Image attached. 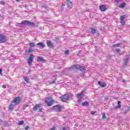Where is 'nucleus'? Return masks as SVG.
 Returning <instances> with one entry per match:
<instances>
[{
  "mask_svg": "<svg viewBox=\"0 0 130 130\" xmlns=\"http://www.w3.org/2000/svg\"><path fill=\"white\" fill-rule=\"evenodd\" d=\"M98 84L99 85H100V86H101V87H102L103 88H105V87H106V83L105 82L99 81Z\"/></svg>",
  "mask_w": 130,
  "mask_h": 130,
  "instance_id": "obj_11",
  "label": "nucleus"
},
{
  "mask_svg": "<svg viewBox=\"0 0 130 130\" xmlns=\"http://www.w3.org/2000/svg\"><path fill=\"white\" fill-rule=\"evenodd\" d=\"M30 72H31V70L29 69L28 72L30 73Z\"/></svg>",
  "mask_w": 130,
  "mask_h": 130,
  "instance_id": "obj_51",
  "label": "nucleus"
},
{
  "mask_svg": "<svg viewBox=\"0 0 130 130\" xmlns=\"http://www.w3.org/2000/svg\"><path fill=\"white\" fill-rule=\"evenodd\" d=\"M41 107V106L39 104H37L35 105V106L34 107L33 110L34 111H36L38 108H40Z\"/></svg>",
  "mask_w": 130,
  "mask_h": 130,
  "instance_id": "obj_14",
  "label": "nucleus"
},
{
  "mask_svg": "<svg viewBox=\"0 0 130 130\" xmlns=\"http://www.w3.org/2000/svg\"><path fill=\"white\" fill-rule=\"evenodd\" d=\"M29 126H26L25 127V129H26V130L29 129Z\"/></svg>",
  "mask_w": 130,
  "mask_h": 130,
  "instance_id": "obj_45",
  "label": "nucleus"
},
{
  "mask_svg": "<svg viewBox=\"0 0 130 130\" xmlns=\"http://www.w3.org/2000/svg\"><path fill=\"white\" fill-rule=\"evenodd\" d=\"M5 126L8 127L9 126V124L8 123H6L5 124Z\"/></svg>",
  "mask_w": 130,
  "mask_h": 130,
  "instance_id": "obj_43",
  "label": "nucleus"
},
{
  "mask_svg": "<svg viewBox=\"0 0 130 130\" xmlns=\"http://www.w3.org/2000/svg\"><path fill=\"white\" fill-rule=\"evenodd\" d=\"M27 107H28V105H24L23 106V109H25L27 108Z\"/></svg>",
  "mask_w": 130,
  "mask_h": 130,
  "instance_id": "obj_34",
  "label": "nucleus"
},
{
  "mask_svg": "<svg viewBox=\"0 0 130 130\" xmlns=\"http://www.w3.org/2000/svg\"><path fill=\"white\" fill-rule=\"evenodd\" d=\"M102 116H103V118H106V116L105 115V114H103Z\"/></svg>",
  "mask_w": 130,
  "mask_h": 130,
  "instance_id": "obj_41",
  "label": "nucleus"
},
{
  "mask_svg": "<svg viewBox=\"0 0 130 130\" xmlns=\"http://www.w3.org/2000/svg\"><path fill=\"white\" fill-rule=\"evenodd\" d=\"M96 31L97 30L96 29L94 28H91V32L92 34H95Z\"/></svg>",
  "mask_w": 130,
  "mask_h": 130,
  "instance_id": "obj_25",
  "label": "nucleus"
},
{
  "mask_svg": "<svg viewBox=\"0 0 130 130\" xmlns=\"http://www.w3.org/2000/svg\"><path fill=\"white\" fill-rule=\"evenodd\" d=\"M119 8H120V9H123V8H124V7H125V3H123L121 4H120L118 6Z\"/></svg>",
  "mask_w": 130,
  "mask_h": 130,
  "instance_id": "obj_17",
  "label": "nucleus"
},
{
  "mask_svg": "<svg viewBox=\"0 0 130 130\" xmlns=\"http://www.w3.org/2000/svg\"><path fill=\"white\" fill-rule=\"evenodd\" d=\"M28 59L32 61L34 60V56H33L32 54H30L28 58Z\"/></svg>",
  "mask_w": 130,
  "mask_h": 130,
  "instance_id": "obj_21",
  "label": "nucleus"
},
{
  "mask_svg": "<svg viewBox=\"0 0 130 130\" xmlns=\"http://www.w3.org/2000/svg\"><path fill=\"white\" fill-rule=\"evenodd\" d=\"M123 53H124V52H123V53H120V55H121V54H123Z\"/></svg>",
  "mask_w": 130,
  "mask_h": 130,
  "instance_id": "obj_50",
  "label": "nucleus"
},
{
  "mask_svg": "<svg viewBox=\"0 0 130 130\" xmlns=\"http://www.w3.org/2000/svg\"><path fill=\"white\" fill-rule=\"evenodd\" d=\"M37 45L38 46H40L41 47H42V48H44V46H45V45H44V44H43V43H38Z\"/></svg>",
  "mask_w": 130,
  "mask_h": 130,
  "instance_id": "obj_15",
  "label": "nucleus"
},
{
  "mask_svg": "<svg viewBox=\"0 0 130 130\" xmlns=\"http://www.w3.org/2000/svg\"><path fill=\"white\" fill-rule=\"evenodd\" d=\"M24 120L19 121L18 122V125H23L24 124Z\"/></svg>",
  "mask_w": 130,
  "mask_h": 130,
  "instance_id": "obj_24",
  "label": "nucleus"
},
{
  "mask_svg": "<svg viewBox=\"0 0 130 130\" xmlns=\"http://www.w3.org/2000/svg\"><path fill=\"white\" fill-rule=\"evenodd\" d=\"M120 23L122 26H124V23L125 22H124V20H120Z\"/></svg>",
  "mask_w": 130,
  "mask_h": 130,
  "instance_id": "obj_32",
  "label": "nucleus"
},
{
  "mask_svg": "<svg viewBox=\"0 0 130 130\" xmlns=\"http://www.w3.org/2000/svg\"><path fill=\"white\" fill-rule=\"evenodd\" d=\"M22 100V98L20 96H17L14 99L13 101H12V103H15L16 105H18L20 102Z\"/></svg>",
  "mask_w": 130,
  "mask_h": 130,
  "instance_id": "obj_4",
  "label": "nucleus"
},
{
  "mask_svg": "<svg viewBox=\"0 0 130 130\" xmlns=\"http://www.w3.org/2000/svg\"><path fill=\"white\" fill-rule=\"evenodd\" d=\"M16 2H19V0H16Z\"/></svg>",
  "mask_w": 130,
  "mask_h": 130,
  "instance_id": "obj_53",
  "label": "nucleus"
},
{
  "mask_svg": "<svg viewBox=\"0 0 130 130\" xmlns=\"http://www.w3.org/2000/svg\"><path fill=\"white\" fill-rule=\"evenodd\" d=\"M84 91H81L80 93H78L77 94V96L78 98H83V97H84Z\"/></svg>",
  "mask_w": 130,
  "mask_h": 130,
  "instance_id": "obj_13",
  "label": "nucleus"
},
{
  "mask_svg": "<svg viewBox=\"0 0 130 130\" xmlns=\"http://www.w3.org/2000/svg\"><path fill=\"white\" fill-rule=\"evenodd\" d=\"M120 101H118V106L117 107H116V109L117 108H120V107H121V105H120Z\"/></svg>",
  "mask_w": 130,
  "mask_h": 130,
  "instance_id": "obj_28",
  "label": "nucleus"
},
{
  "mask_svg": "<svg viewBox=\"0 0 130 130\" xmlns=\"http://www.w3.org/2000/svg\"><path fill=\"white\" fill-rule=\"evenodd\" d=\"M52 100H50V99H49V98H48V97H47L46 98V100H45V103H48V102H50V101H51Z\"/></svg>",
  "mask_w": 130,
  "mask_h": 130,
  "instance_id": "obj_22",
  "label": "nucleus"
},
{
  "mask_svg": "<svg viewBox=\"0 0 130 130\" xmlns=\"http://www.w3.org/2000/svg\"><path fill=\"white\" fill-rule=\"evenodd\" d=\"M9 109H10V110H13V109H14V107H13V104H11L9 106Z\"/></svg>",
  "mask_w": 130,
  "mask_h": 130,
  "instance_id": "obj_30",
  "label": "nucleus"
},
{
  "mask_svg": "<svg viewBox=\"0 0 130 130\" xmlns=\"http://www.w3.org/2000/svg\"><path fill=\"white\" fill-rule=\"evenodd\" d=\"M115 51H116V52H117L118 53H119L120 52V50L118 48H116L115 49Z\"/></svg>",
  "mask_w": 130,
  "mask_h": 130,
  "instance_id": "obj_33",
  "label": "nucleus"
},
{
  "mask_svg": "<svg viewBox=\"0 0 130 130\" xmlns=\"http://www.w3.org/2000/svg\"><path fill=\"white\" fill-rule=\"evenodd\" d=\"M23 79L26 82V83L29 82V79H28V77L26 76H23Z\"/></svg>",
  "mask_w": 130,
  "mask_h": 130,
  "instance_id": "obj_23",
  "label": "nucleus"
},
{
  "mask_svg": "<svg viewBox=\"0 0 130 130\" xmlns=\"http://www.w3.org/2000/svg\"><path fill=\"white\" fill-rule=\"evenodd\" d=\"M2 72H3V70L0 69V75L2 74Z\"/></svg>",
  "mask_w": 130,
  "mask_h": 130,
  "instance_id": "obj_48",
  "label": "nucleus"
},
{
  "mask_svg": "<svg viewBox=\"0 0 130 130\" xmlns=\"http://www.w3.org/2000/svg\"><path fill=\"white\" fill-rule=\"evenodd\" d=\"M47 45L50 48H52L53 47V45L52 44V43H51V41L49 40H47L46 42Z\"/></svg>",
  "mask_w": 130,
  "mask_h": 130,
  "instance_id": "obj_9",
  "label": "nucleus"
},
{
  "mask_svg": "<svg viewBox=\"0 0 130 130\" xmlns=\"http://www.w3.org/2000/svg\"><path fill=\"white\" fill-rule=\"evenodd\" d=\"M34 51V49H33L32 48L29 47L28 50V53H30V52H33Z\"/></svg>",
  "mask_w": 130,
  "mask_h": 130,
  "instance_id": "obj_27",
  "label": "nucleus"
},
{
  "mask_svg": "<svg viewBox=\"0 0 130 130\" xmlns=\"http://www.w3.org/2000/svg\"><path fill=\"white\" fill-rule=\"evenodd\" d=\"M69 98H70V95L64 94V95L61 97V100L63 102H66V101H68V100H69Z\"/></svg>",
  "mask_w": 130,
  "mask_h": 130,
  "instance_id": "obj_7",
  "label": "nucleus"
},
{
  "mask_svg": "<svg viewBox=\"0 0 130 130\" xmlns=\"http://www.w3.org/2000/svg\"><path fill=\"white\" fill-rule=\"evenodd\" d=\"M27 62H28V66H31V63H32V62H33V60H28V61H27Z\"/></svg>",
  "mask_w": 130,
  "mask_h": 130,
  "instance_id": "obj_29",
  "label": "nucleus"
},
{
  "mask_svg": "<svg viewBox=\"0 0 130 130\" xmlns=\"http://www.w3.org/2000/svg\"><path fill=\"white\" fill-rule=\"evenodd\" d=\"M125 15H123V16L120 17V21H124V19H125Z\"/></svg>",
  "mask_w": 130,
  "mask_h": 130,
  "instance_id": "obj_26",
  "label": "nucleus"
},
{
  "mask_svg": "<svg viewBox=\"0 0 130 130\" xmlns=\"http://www.w3.org/2000/svg\"><path fill=\"white\" fill-rule=\"evenodd\" d=\"M82 106H89V103H88V101H86L85 102L82 103Z\"/></svg>",
  "mask_w": 130,
  "mask_h": 130,
  "instance_id": "obj_16",
  "label": "nucleus"
},
{
  "mask_svg": "<svg viewBox=\"0 0 130 130\" xmlns=\"http://www.w3.org/2000/svg\"><path fill=\"white\" fill-rule=\"evenodd\" d=\"M129 56L130 55H127V57L123 59V67H126V66H127V63L129 62Z\"/></svg>",
  "mask_w": 130,
  "mask_h": 130,
  "instance_id": "obj_5",
  "label": "nucleus"
},
{
  "mask_svg": "<svg viewBox=\"0 0 130 130\" xmlns=\"http://www.w3.org/2000/svg\"><path fill=\"white\" fill-rule=\"evenodd\" d=\"M63 130H67V129H66V128H63Z\"/></svg>",
  "mask_w": 130,
  "mask_h": 130,
  "instance_id": "obj_52",
  "label": "nucleus"
},
{
  "mask_svg": "<svg viewBox=\"0 0 130 130\" xmlns=\"http://www.w3.org/2000/svg\"><path fill=\"white\" fill-rule=\"evenodd\" d=\"M116 3L119 4V3H121V0H116Z\"/></svg>",
  "mask_w": 130,
  "mask_h": 130,
  "instance_id": "obj_38",
  "label": "nucleus"
},
{
  "mask_svg": "<svg viewBox=\"0 0 130 130\" xmlns=\"http://www.w3.org/2000/svg\"><path fill=\"white\" fill-rule=\"evenodd\" d=\"M120 45H121V43H119L113 45V47H119V46H120Z\"/></svg>",
  "mask_w": 130,
  "mask_h": 130,
  "instance_id": "obj_20",
  "label": "nucleus"
},
{
  "mask_svg": "<svg viewBox=\"0 0 130 130\" xmlns=\"http://www.w3.org/2000/svg\"><path fill=\"white\" fill-rule=\"evenodd\" d=\"M95 35L96 36L98 37L99 36L100 34H99V32H98V30H96V32H95Z\"/></svg>",
  "mask_w": 130,
  "mask_h": 130,
  "instance_id": "obj_35",
  "label": "nucleus"
},
{
  "mask_svg": "<svg viewBox=\"0 0 130 130\" xmlns=\"http://www.w3.org/2000/svg\"><path fill=\"white\" fill-rule=\"evenodd\" d=\"M100 10H101L102 12H105V11L107 10V8L104 5H101L100 6Z\"/></svg>",
  "mask_w": 130,
  "mask_h": 130,
  "instance_id": "obj_10",
  "label": "nucleus"
},
{
  "mask_svg": "<svg viewBox=\"0 0 130 130\" xmlns=\"http://www.w3.org/2000/svg\"><path fill=\"white\" fill-rule=\"evenodd\" d=\"M21 24L22 25H27L28 26H32V27H35L36 25L34 22H30L28 20H23Z\"/></svg>",
  "mask_w": 130,
  "mask_h": 130,
  "instance_id": "obj_2",
  "label": "nucleus"
},
{
  "mask_svg": "<svg viewBox=\"0 0 130 130\" xmlns=\"http://www.w3.org/2000/svg\"><path fill=\"white\" fill-rule=\"evenodd\" d=\"M69 52H70V51L68 50H67L65 52V54H69Z\"/></svg>",
  "mask_w": 130,
  "mask_h": 130,
  "instance_id": "obj_40",
  "label": "nucleus"
},
{
  "mask_svg": "<svg viewBox=\"0 0 130 130\" xmlns=\"http://www.w3.org/2000/svg\"><path fill=\"white\" fill-rule=\"evenodd\" d=\"M50 130H55V126H53L51 129Z\"/></svg>",
  "mask_w": 130,
  "mask_h": 130,
  "instance_id": "obj_46",
  "label": "nucleus"
},
{
  "mask_svg": "<svg viewBox=\"0 0 130 130\" xmlns=\"http://www.w3.org/2000/svg\"><path fill=\"white\" fill-rule=\"evenodd\" d=\"M128 112V110H125L124 112H123V114H126Z\"/></svg>",
  "mask_w": 130,
  "mask_h": 130,
  "instance_id": "obj_37",
  "label": "nucleus"
},
{
  "mask_svg": "<svg viewBox=\"0 0 130 130\" xmlns=\"http://www.w3.org/2000/svg\"><path fill=\"white\" fill-rule=\"evenodd\" d=\"M55 81H56V79H55L54 80L52 81L50 83V84H54L55 83Z\"/></svg>",
  "mask_w": 130,
  "mask_h": 130,
  "instance_id": "obj_36",
  "label": "nucleus"
},
{
  "mask_svg": "<svg viewBox=\"0 0 130 130\" xmlns=\"http://www.w3.org/2000/svg\"><path fill=\"white\" fill-rule=\"evenodd\" d=\"M7 37H6V36L3 35H0V43H4L7 41Z\"/></svg>",
  "mask_w": 130,
  "mask_h": 130,
  "instance_id": "obj_6",
  "label": "nucleus"
},
{
  "mask_svg": "<svg viewBox=\"0 0 130 130\" xmlns=\"http://www.w3.org/2000/svg\"><path fill=\"white\" fill-rule=\"evenodd\" d=\"M61 10H63V8H62V6L61 7Z\"/></svg>",
  "mask_w": 130,
  "mask_h": 130,
  "instance_id": "obj_49",
  "label": "nucleus"
},
{
  "mask_svg": "<svg viewBox=\"0 0 130 130\" xmlns=\"http://www.w3.org/2000/svg\"><path fill=\"white\" fill-rule=\"evenodd\" d=\"M42 110H43L42 108H40L39 109V112H42Z\"/></svg>",
  "mask_w": 130,
  "mask_h": 130,
  "instance_id": "obj_42",
  "label": "nucleus"
},
{
  "mask_svg": "<svg viewBox=\"0 0 130 130\" xmlns=\"http://www.w3.org/2000/svg\"><path fill=\"white\" fill-rule=\"evenodd\" d=\"M91 114H94V113H92Z\"/></svg>",
  "mask_w": 130,
  "mask_h": 130,
  "instance_id": "obj_54",
  "label": "nucleus"
},
{
  "mask_svg": "<svg viewBox=\"0 0 130 130\" xmlns=\"http://www.w3.org/2000/svg\"><path fill=\"white\" fill-rule=\"evenodd\" d=\"M85 67L80 66V65H74L69 68V71H74L75 70H80V71H84L85 70Z\"/></svg>",
  "mask_w": 130,
  "mask_h": 130,
  "instance_id": "obj_1",
  "label": "nucleus"
},
{
  "mask_svg": "<svg viewBox=\"0 0 130 130\" xmlns=\"http://www.w3.org/2000/svg\"><path fill=\"white\" fill-rule=\"evenodd\" d=\"M82 98H78V103L79 104L81 103V102H82Z\"/></svg>",
  "mask_w": 130,
  "mask_h": 130,
  "instance_id": "obj_31",
  "label": "nucleus"
},
{
  "mask_svg": "<svg viewBox=\"0 0 130 130\" xmlns=\"http://www.w3.org/2000/svg\"><path fill=\"white\" fill-rule=\"evenodd\" d=\"M3 88H4V89H6V88H7V86H6V85H3Z\"/></svg>",
  "mask_w": 130,
  "mask_h": 130,
  "instance_id": "obj_44",
  "label": "nucleus"
},
{
  "mask_svg": "<svg viewBox=\"0 0 130 130\" xmlns=\"http://www.w3.org/2000/svg\"><path fill=\"white\" fill-rule=\"evenodd\" d=\"M62 108V106L57 105L56 106H54L51 108L52 110H56L58 111V112H60L61 111V109Z\"/></svg>",
  "mask_w": 130,
  "mask_h": 130,
  "instance_id": "obj_3",
  "label": "nucleus"
},
{
  "mask_svg": "<svg viewBox=\"0 0 130 130\" xmlns=\"http://www.w3.org/2000/svg\"><path fill=\"white\" fill-rule=\"evenodd\" d=\"M66 5L69 9H72V8H73V2L70 0L66 1Z\"/></svg>",
  "mask_w": 130,
  "mask_h": 130,
  "instance_id": "obj_8",
  "label": "nucleus"
},
{
  "mask_svg": "<svg viewBox=\"0 0 130 130\" xmlns=\"http://www.w3.org/2000/svg\"><path fill=\"white\" fill-rule=\"evenodd\" d=\"M105 99V100H108V99H109L108 96H106Z\"/></svg>",
  "mask_w": 130,
  "mask_h": 130,
  "instance_id": "obj_47",
  "label": "nucleus"
},
{
  "mask_svg": "<svg viewBox=\"0 0 130 130\" xmlns=\"http://www.w3.org/2000/svg\"><path fill=\"white\" fill-rule=\"evenodd\" d=\"M28 45H29L30 47H35L36 44H35V43L34 42H31V43H29L28 44Z\"/></svg>",
  "mask_w": 130,
  "mask_h": 130,
  "instance_id": "obj_18",
  "label": "nucleus"
},
{
  "mask_svg": "<svg viewBox=\"0 0 130 130\" xmlns=\"http://www.w3.org/2000/svg\"><path fill=\"white\" fill-rule=\"evenodd\" d=\"M0 4L4 6V5H5V2H4V1H1V2H0Z\"/></svg>",
  "mask_w": 130,
  "mask_h": 130,
  "instance_id": "obj_39",
  "label": "nucleus"
},
{
  "mask_svg": "<svg viewBox=\"0 0 130 130\" xmlns=\"http://www.w3.org/2000/svg\"><path fill=\"white\" fill-rule=\"evenodd\" d=\"M53 104V101H51L47 103L48 106H51Z\"/></svg>",
  "mask_w": 130,
  "mask_h": 130,
  "instance_id": "obj_19",
  "label": "nucleus"
},
{
  "mask_svg": "<svg viewBox=\"0 0 130 130\" xmlns=\"http://www.w3.org/2000/svg\"><path fill=\"white\" fill-rule=\"evenodd\" d=\"M37 60L38 62H39V61H41L42 62H45V60L42 57H39V56L38 57Z\"/></svg>",
  "mask_w": 130,
  "mask_h": 130,
  "instance_id": "obj_12",
  "label": "nucleus"
}]
</instances>
